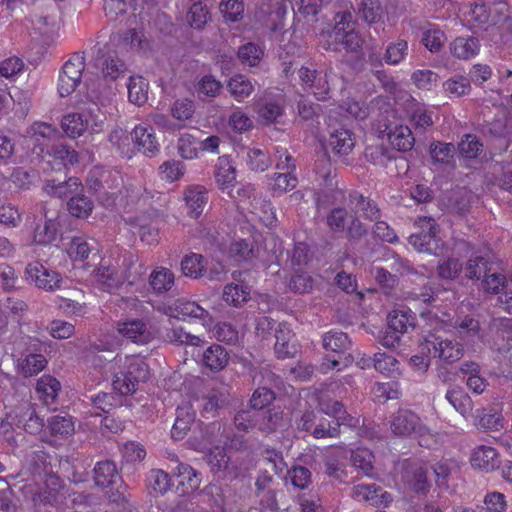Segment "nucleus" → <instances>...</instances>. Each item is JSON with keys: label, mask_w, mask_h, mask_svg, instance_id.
Returning a JSON list of instances; mask_svg holds the SVG:
<instances>
[{"label": "nucleus", "mask_w": 512, "mask_h": 512, "mask_svg": "<svg viewBox=\"0 0 512 512\" xmlns=\"http://www.w3.org/2000/svg\"><path fill=\"white\" fill-rule=\"evenodd\" d=\"M455 328L461 337H476L480 332V322L470 315L455 322Z\"/></svg>", "instance_id": "69168bd1"}, {"label": "nucleus", "mask_w": 512, "mask_h": 512, "mask_svg": "<svg viewBox=\"0 0 512 512\" xmlns=\"http://www.w3.org/2000/svg\"><path fill=\"white\" fill-rule=\"evenodd\" d=\"M61 128L67 136L76 138L87 129V121L83 120L81 114L71 113L62 118Z\"/></svg>", "instance_id": "8fccbe9b"}, {"label": "nucleus", "mask_w": 512, "mask_h": 512, "mask_svg": "<svg viewBox=\"0 0 512 512\" xmlns=\"http://www.w3.org/2000/svg\"><path fill=\"white\" fill-rule=\"evenodd\" d=\"M97 61L101 67L103 79L107 83L124 79L129 73L127 65L118 57L115 51L107 52L98 58Z\"/></svg>", "instance_id": "ddd939ff"}, {"label": "nucleus", "mask_w": 512, "mask_h": 512, "mask_svg": "<svg viewBox=\"0 0 512 512\" xmlns=\"http://www.w3.org/2000/svg\"><path fill=\"white\" fill-rule=\"evenodd\" d=\"M178 484L183 487V493H190L198 489L201 478L200 474L188 464L178 466Z\"/></svg>", "instance_id": "a19ab883"}, {"label": "nucleus", "mask_w": 512, "mask_h": 512, "mask_svg": "<svg viewBox=\"0 0 512 512\" xmlns=\"http://www.w3.org/2000/svg\"><path fill=\"white\" fill-rule=\"evenodd\" d=\"M452 54L459 59H469L479 50V41L474 37H457L450 46Z\"/></svg>", "instance_id": "58836bf2"}, {"label": "nucleus", "mask_w": 512, "mask_h": 512, "mask_svg": "<svg viewBox=\"0 0 512 512\" xmlns=\"http://www.w3.org/2000/svg\"><path fill=\"white\" fill-rule=\"evenodd\" d=\"M25 274L28 281L46 291H53L59 288L62 281L61 275L58 272L49 270L40 262L28 264Z\"/></svg>", "instance_id": "9d476101"}, {"label": "nucleus", "mask_w": 512, "mask_h": 512, "mask_svg": "<svg viewBox=\"0 0 512 512\" xmlns=\"http://www.w3.org/2000/svg\"><path fill=\"white\" fill-rule=\"evenodd\" d=\"M84 69V58L78 54L65 62L58 80V92L61 97H66L75 91L81 82Z\"/></svg>", "instance_id": "0eeeda50"}, {"label": "nucleus", "mask_w": 512, "mask_h": 512, "mask_svg": "<svg viewBox=\"0 0 512 512\" xmlns=\"http://www.w3.org/2000/svg\"><path fill=\"white\" fill-rule=\"evenodd\" d=\"M354 11L367 24L380 22L385 14L380 0H360Z\"/></svg>", "instance_id": "5701e85b"}, {"label": "nucleus", "mask_w": 512, "mask_h": 512, "mask_svg": "<svg viewBox=\"0 0 512 512\" xmlns=\"http://www.w3.org/2000/svg\"><path fill=\"white\" fill-rule=\"evenodd\" d=\"M348 203L350 209L355 214H360L367 220L374 221L381 218V211L377 203L369 197H365L358 191H352L349 193Z\"/></svg>", "instance_id": "dca6fc26"}, {"label": "nucleus", "mask_w": 512, "mask_h": 512, "mask_svg": "<svg viewBox=\"0 0 512 512\" xmlns=\"http://www.w3.org/2000/svg\"><path fill=\"white\" fill-rule=\"evenodd\" d=\"M264 55L263 49L253 43L248 42L238 48L237 56L243 65L256 66Z\"/></svg>", "instance_id": "3c124183"}, {"label": "nucleus", "mask_w": 512, "mask_h": 512, "mask_svg": "<svg viewBox=\"0 0 512 512\" xmlns=\"http://www.w3.org/2000/svg\"><path fill=\"white\" fill-rule=\"evenodd\" d=\"M283 99L269 100L263 103L259 110V117L267 123L276 121L283 113Z\"/></svg>", "instance_id": "e2e57ef3"}, {"label": "nucleus", "mask_w": 512, "mask_h": 512, "mask_svg": "<svg viewBox=\"0 0 512 512\" xmlns=\"http://www.w3.org/2000/svg\"><path fill=\"white\" fill-rule=\"evenodd\" d=\"M207 462L213 474L219 479H231L237 475L236 466L231 463L226 451L219 446L210 450Z\"/></svg>", "instance_id": "4468645a"}, {"label": "nucleus", "mask_w": 512, "mask_h": 512, "mask_svg": "<svg viewBox=\"0 0 512 512\" xmlns=\"http://www.w3.org/2000/svg\"><path fill=\"white\" fill-rule=\"evenodd\" d=\"M180 267L186 277L200 279L206 275L207 260L201 254L191 253L182 258Z\"/></svg>", "instance_id": "cd10ccee"}, {"label": "nucleus", "mask_w": 512, "mask_h": 512, "mask_svg": "<svg viewBox=\"0 0 512 512\" xmlns=\"http://www.w3.org/2000/svg\"><path fill=\"white\" fill-rule=\"evenodd\" d=\"M329 39L327 49L333 51L340 50L339 46L341 45L347 52H358L363 44L362 38L355 32L354 28L344 31L340 26L334 27L329 32Z\"/></svg>", "instance_id": "f8f14e48"}, {"label": "nucleus", "mask_w": 512, "mask_h": 512, "mask_svg": "<svg viewBox=\"0 0 512 512\" xmlns=\"http://www.w3.org/2000/svg\"><path fill=\"white\" fill-rule=\"evenodd\" d=\"M275 353L279 359L293 358L298 352L295 334L289 327L281 323L275 330Z\"/></svg>", "instance_id": "2eb2a0df"}, {"label": "nucleus", "mask_w": 512, "mask_h": 512, "mask_svg": "<svg viewBox=\"0 0 512 512\" xmlns=\"http://www.w3.org/2000/svg\"><path fill=\"white\" fill-rule=\"evenodd\" d=\"M329 146L335 155L347 156L355 146V139L350 130L340 128L331 133Z\"/></svg>", "instance_id": "bb28decb"}, {"label": "nucleus", "mask_w": 512, "mask_h": 512, "mask_svg": "<svg viewBox=\"0 0 512 512\" xmlns=\"http://www.w3.org/2000/svg\"><path fill=\"white\" fill-rule=\"evenodd\" d=\"M71 259L74 261H84L92 255L93 258L98 257V249L94 240L88 241L83 237H74L67 249Z\"/></svg>", "instance_id": "c85d7f7f"}, {"label": "nucleus", "mask_w": 512, "mask_h": 512, "mask_svg": "<svg viewBox=\"0 0 512 512\" xmlns=\"http://www.w3.org/2000/svg\"><path fill=\"white\" fill-rule=\"evenodd\" d=\"M52 160L47 161L51 171L59 174V177L48 178L45 181L44 190L47 194L58 198H70L74 194L83 191V185L77 177L67 178L68 166L78 163V154L74 149L65 145H57L52 150Z\"/></svg>", "instance_id": "f257e3e1"}, {"label": "nucleus", "mask_w": 512, "mask_h": 512, "mask_svg": "<svg viewBox=\"0 0 512 512\" xmlns=\"http://www.w3.org/2000/svg\"><path fill=\"white\" fill-rule=\"evenodd\" d=\"M408 52V43L405 40H398L388 45L384 59L387 64L396 65L400 63Z\"/></svg>", "instance_id": "0e129e2a"}, {"label": "nucleus", "mask_w": 512, "mask_h": 512, "mask_svg": "<svg viewBox=\"0 0 512 512\" xmlns=\"http://www.w3.org/2000/svg\"><path fill=\"white\" fill-rule=\"evenodd\" d=\"M95 485L102 489L114 486L121 481L117 466L112 460H103L96 463L93 469Z\"/></svg>", "instance_id": "a211bd4d"}, {"label": "nucleus", "mask_w": 512, "mask_h": 512, "mask_svg": "<svg viewBox=\"0 0 512 512\" xmlns=\"http://www.w3.org/2000/svg\"><path fill=\"white\" fill-rule=\"evenodd\" d=\"M471 464L474 467L489 472L498 468L500 461L498 453L494 448L481 445L473 451L471 455Z\"/></svg>", "instance_id": "aec40b11"}, {"label": "nucleus", "mask_w": 512, "mask_h": 512, "mask_svg": "<svg viewBox=\"0 0 512 512\" xmlns=\"http://www.w3.org/2000/svg\"><path fill=\"white\" fill-rule=\"evenodd\" d=\"M147 482L149 488L155 495H163L171 487L170 476L163 470H151L147 476Z\"/></svg>", "instance_id": "603ef678"}, {"label": "nucleus", "mask_w": 512, "mask_h": 512, "mask_svg": "<svg viewBox=\"0 0 512 512\" xmlns=\"http://www.w3.org/2000/svg\"><path fill=\"white\" fill-rule=\"evenodd\" d=\"M45 487L40 488L32 494V501L36 507L41 505L51 506L57 510L68 507V489L62 485L61 479L57 475L48 477L45 481Z\"/></svg>", "instance_id": "7ed1b4c3"}, {"label": "nucleus", "mask_w": 512, "mask_h": 512, "mask_svg": "<svg viewBox=\"0 0 512 512\" xmlns=\"http://www.w3.org/2000/svg\"><path fill=\"white\" fill-rule=\"evenodd\" d=\"M176 412V419L171 430V435L174 439L179 440L182 439L190 429L194 415L190 414L187 408H178Z\"/></svg>", "instance_id": "6e6d98bb"}, {"label": "nucleus", "mask_w": 512, "mask_h": 512, "mask_svg": "<svg viewBox=\"0 0 512 512\" xmlns=\"http://www.w3.org/2000/svg\"><path fill=\"white\" fill-rule=\"evenodd\" d=\"M215 179L218 187L222 190H228L232 197L231 187L236 181V169L227 157H220L215 166Z\"/></svg>", "instance_id": "393cba45"}, {"label": "nucleus", "mask_w": 512, "mask_h": 512, "mask_svg": "<svg viewBox=\"0 0 512 512\" xmlns=\"http://www.w3.org/2000/svg\"><path fill=\"white\" fill-rule=\"evenodd\" d=\"M209 18L210 14L207 6L200 1L192 4L186 15L188 24L195 29H202Z\"/></svg>", "instance_id": "5fc2aeb1"}, {"label": "nucleus", "mask_w": 512, "mask_h": 512, "mask_svg": "<svg viewBox=\"0 0 512 512\" xmlns=\"http://www.w3.org/2000/svg\"><path fill=\"white\" fill-rule=\"evenodd\" d=\"M427 468L421 464H412L405 472V479L417 493H426L429 489Z\"/></svg>", "instance_id": "e433bc0d"}, {"label": "nucleus", "mask_w": 512, "mask_h": 512, "mask_svg": "<svg viewBox=\"0 0 512 512\" xmlns=\"http://www.w3.org/2000/svg\"><path fill=\"white\" fill-rule=\"evenodd\" d=\"M227 89L236 101L242 102L254 92V85L244 75L237 74L228 80Z\"/></svg>", "instance_id": "c9c22d12"}, {"label": "nucleus", "mask_w": 512, "mask_h": 512, "mask_svg": "<svg viewBox=\"0 0 512 512\" xmlns=\"http://www.w3.org/2000/svg\"><path fill=\"white\" fill-rule=\"evenodd\" d=\"M118 331L124 337L136 343H147L151 338V334L148 331L146 324L139 319L119 322Z\"/></svg>", "instance_id": "b1692460"}, {"label": "nucleus", "mask_w": 512, "mask_h": 512, "mask_svg": "<svg viewBox=\"0 0 512 512\" xmlns=\"http://www.w3.org/2000/svg\"><path fill=\"white\" fill-rule=\"evenodd\" d=\"M470 196L464 190L453 191L448 197L447 209L458 216H465L470 211Z\"/></svg>", "instance_id": "49530a36"}, {"label": "nucleus", "mask_w": 512, "mask_h": 512, "mask_svg": "<svg viewBox=\"0 0 512 512\" xmlns=\"http://www.w3.org/2000/svg\"><path fill=\"white\" fill-rule=\"evenodd\" d=\"M351 497L357 502H364L374 507L388 506L391 495L376 483H359L351 490Z\"/></svg>", "instance_id": "1a4fd4ad"}, {"label": "nucleus", "mask_w": 512, "mask_h": 512, "mask_svg": "<svg viewBox=\"0 0 512 512\" xmlns=\"http://www.w3.org/2000/svg\"><path fill=\"white\" fill-rule=\"evenodd\" d=\"M164 338L166 341L177 345L199 346L202 343L200 337L184 331L182 327L166 328Z\"/></svg>", "instance_id": "09e8293b"}, {"label": "nucleus", "mask_w": 512, "mask_h": 512, "mask_svg": "<svg viewBox=\"0 0 512 512\" xmlns=\"http://www.w3.org/2000/svg\"><path fill=\"white\" fill-rule=\"evenodd\" d=\"M28 469L34 475L44 481L55 475L52 471L51 456L45 451H35L28 457Z\"/></svg>", "instance_id": "c756f323"}, {"label": "nucleus", "mask_w": 512, "mask_h": 512, "mask_svg": "<svg viewBox=\"0 0 512 512\" xmlns=\"http://www.w3.org/2000/svg\"><path fill=\"white\" fill-rule=\"evenodd\" d=\"M126 84L130 102L142 105L148 99V82L141 76H129Z\"/></svg>", "instance_id": "4c0bfd02"}, {"label": "nucleus", "mask_w": 512, "mask_h": 512, "mask_svg": "<svg viewBox=\"0 0 512 512\" xmlns=\"http://www.w3.org/2000/svg\"><path fill=\"white\" fill-rule=\"evenodd\" d=\"M260 412L252 409L240 410L234 416V424L238 430L247 432L253 427L259 428Z\"/></svg>", "instance_id": "052dcab7"}, {"label": "nucleus", "mask_w": 512, "mask_h": 512, "mask_svg": "<svg viewBox=\"0 0 512 512\" xmlns=\"http://www.w3.org/2000/svg\"><path fill=\"white\" fill-rule=\"evenodd\" d=\"M225 22H237L243 18L244 4L241 0H222L220 5Z\"/></svg>", "instance_id": "4d7b16f0"}, {"label": "nucleus", "mask_w": 512, "mask_h": 512, "mask_svg": "<svg viewBox=\"0 0 512 512\" xmlns=\"http://www.w3.org/2000/svg\"><path fill=\"white\" fill-rule=\"evenodd\" d=\"M348 212L343 207L333 208L327 215L326 221L329 228L336 233L343 232L346 228Z\"/></svg>", "instance_id": "774afa93"}, {"label": "nucleus", "mask_w": 512, "mask_h": 512, "mask_svg": "<svg viewBox=\"0 0 512 512\" xmlns=\"http://www.w3.org/2000/svg\"><path fill=\"white\" fill-rule=\"evenodd\" d=\"M465 275L469 279L480 280L486 273L492 271L489 260L483 256H472L464 267Z\"/></svg>", "instance_id": "de8ad7c7"}, {"label": "nucleus", "mask_w": 512, "mask_h": 512, "mask_svg": "<svg viewBox=\"0 0 512 512\" xmlns=\"http://www.w3.org/2000/svg\"><path fill=\"white\" fill-rule=\"evenodd\" d=\"M175 282L174 273L165 267H157L149 276V284L157 294L169 291Z\"/></svg>", "instance_id": "473e14b6"}, {"label": "nucleus", "mask_w": 512, "mask_h": 512, "mask_svg": "<svg viewBox=\"0 0 512 512\" xmlns=\"http://www.w3.org/2000/svg\"><path fill=\"white\" fill-rule=\"evenodd\" d=\"M131 140L137 150L148 157H153L159 151V143L152 127L136 126L131 132Z\"/></svg>", "instance_id": "f3484780"}, {"label": "nucleus", "mask_w": 512, "mask_h": 512, "mask_svg": "<svg viewBox=\"0 0 512 512\" xmlns=\"http://www.w3.org/2000/svg\"><path fill=\"white\" fill-rule=\"evenodd\" d=\"M287 425L288 419L281 407H272L266 411L260 412L259 430L266 434L282 430Z\"/></svg>", "instance_id": "6ab92c4d"}, {"label": "nucleus", "mask_w": 512, "mask_h": 512, "mask_svg": "<svg viewBox=\"0 0 512 512\" xmlns=\"http://www.w3.org/2000/svg\"><path fill=\"white\" fill-rule=\"evenodd\" d=\"M388 140L392 147L398 151L406 152L413 148L415 138L408 126H396L388 132Z\"/></svg>", "instance_id": "2f4dec72"}, {"label": "nucleus", "mask_w": 512, "mask_h": 512, "mask_svg": "<svg viewBox=\"0 0 512 512\" xmlns=\"http://www.w3.org/2000/svg\"><path fill=\"white\" fill-rule=\"evenodd\" d=\"M299 77L305 87L310 89L318 100L331 98L330 93L334 88V82L339 80L332 71L321 72L307 67H301Z\"/></svg>", "instance_id": "39448f33"}, {"label": "nucleus", "mask_w": 512, "mask_h": 512, "mask_svg": "<svg viewBox=\"0 0 512 512\" xmlns=\"http://www.w3.org/2000/svg\"><path fill=\"white\" fill-rule=\"evenodd\" d=\"M250 298V290L242 285L229 283L224 287L222 299L228 305L241 307Z\"/></svg>", "instance_id": "ea45409f"}, {"label": "nucleus", "mask_w": 512, "mask_h": 512, "mask_svg": "<svg viewBox=\"0 0 512 512\" xmlns=\"http://www.w3.org/2000/svg\"><path fill=\"white\" fill-rule=\"evenodd\" d=\"M69 213L76 218L88 217L94 207L93 202L82 192H78L71 196L67 202Z\"/></svg>", "instance_id": "37998d69"}, {"label": "nucleus", "mask_w": 512, "mask_h": 512, "mask_svg": "<svg viewBox=\"0 0 512 512\" xmlns=\"http://www.w3.org/2000/svg\"><path fill=\"white\" fill-rule=\"evenodd\" d=\"M314 281L311 275L301 268H295L288 281V288L295 294H305L312 291Z\"/></svg>", "instance_id": "c03bdc74"}, {"label": "nucleus", "mask_w": 512, "mask_h": 512, "mask_svg": "<svg viewBox=\"0 0 512 512\" xmlns=\"http://www.w3.org/2000/svg\"><path fill=\"white\" fill-rule=\"evenodd\" d=\"M388 329L399 334L408 332V329L415 327V315L409 309H396L391 311L387 317Z\"/></svg>", "instance_id": "7c9ffc66"}, {"label": "nucleus", "mask_w": 512, "mask_h": 512, "mask_svg": "<svg viewBox=\"0 0 512 512\" xmlns=\"http://www.w3.org/2000/svg\"><path fill=\"white\" fill-rule=\"evenodd\" d=\"M364 155L368 162L381 167H386L393 159L396 160L394 152L383 144L366 147Z\"/></svg>", "instance_id": "79ce46f5"}, {"label": "nucleus", "mask_w": 512, "mask_h": 512, "mask_svg": "<svg viewBox=\"0 0 512 512\" xmlns=\"http://www.w3.org/2000/svg\"><path fill=\"white\" fill-rule=\"evenodd\" d=\"M49 429L56 437H66L74 432V423L71 417L56 415L49 420Z\"/></svg>", "instance_id": "bf43d9fd"}, {"label": "nucleus", "mask_w": 512, "mask_h": 512, "mask_svg": "<svg viewBox=\"0 0 512 512\" xmlns=\"http://www.w3.org/2000/svg\"><path fill=\"white\" fill-rule=\"evenodd\" d=\"M374 368L382 374L394 376L398 372V361L392 355L378 352L374 354Z\"/></svg>", "instance_id": "680f3d73"}, {"label": "nucleus", "mask_w": 512, "mask_h": 512, "mask_svg": "<svg viewBox=\"0 0 512 512\" xmlns=\"http://www.w3.org/2000/svg\"><path fill=\"white\" fill-rule=\"evenodd\" d=\"M390 428L399 437H423L427 432L418 415L406 409H400L391 416Z\"/></svg>", "instance_id": "423d86ee"}, {"label": "nucleus", "mask_w": 512, "mask_h": 512, "mask_svg": "<svg viewBox=\"0 0 512 512\" xmlns=\"http://www.w3.org/2000/svg\"><path fill=\"white\" fill-rule=\"evenodd\" d=\"M374 455L367 449H357L351 454L353 466L363 472L366 476H372Z\"/></svg>", "instance_id": "13d9d810"}, {"label": "nucleus", "mask_w": 512, "mask_h": 512, "mask_svg": "<svg viewBox=\"0 0 512 512\" xmlns=\"http://www.w3.org/2000/svg\"><path fill=\"white\" fill-rule=\"evenodd\" d=\"M422 353L427 350L433 353L434 357H438L445 363L451 364L463 357L464 349L462 344L442 336L431 333L425 338V342L421 344Z\"/></svg>", "instance_id": "20e7f679"}, {"label": "nucleus", "mask_w": 512, "mask_h": 512, "mask_svg": "<svg viewBox=\"0 0 512 512\" xmlns=\"http://www.w3.org/2000/svg\"><path fill=\"white\" fill-rule=\"evenodd\" d=\"M231 402V396L227 390H213L205 399L203 404V410L206 413H210L212 416L221 410L229 406Z\"/></svg>", "instance_id": "a18cd8bd"}, {"label": "nucleus", "mask_w": 512, "mask_h": 512, "mask_svg": "<svg viewBox=\"0 0 512 512\" xmlns=\"http://www.w3.org/2000/svg\"><path fill=\"white\" fill-rule=\"evenodd\" d=\"M445 398L464 417L471 414L473 409L472 399L462 388L455 386L448 389Z\"/></svg>", "instance_id": "72a5a7b5"}, {"label": "nucleus", "mask_w": 512, "mask_h": 512, "mask_svg": "<svg viewBox=\"0 0 512 512\" xmlns=\"http://www.w3.org/2000/svg\"><path fill=\"white\" fill-rule=\"evenodd\" d=\"M208 192L203 186H193L185 190V201L188 214L197 219L203 212L208 201Z\"/></svg>", "instance_id": "412c9836"}, {"label": "nucleus", "mask_w": 512, "mask_h": 512, "mask_svg": "<svg viewBox=\"0 0 512 512\" xmlns=\"http://www.w3.org/2000/svg\"><path fill=\"white\" fill-rule=\"evenodd\" d=\"M416 224L419 228H427V233H413L409 237V243L419 252L436 254L439 249L436 221L430 217H421Z\"/></svg>", "instance_id": "6e6552de"}, {"label": "nucleus", "mask_w": 512, "mask_h": 512, "mask_svg": "<svg viewBox=\"0 0 512 512\" xmlns=\"http://www.w3.org/2000/svg\"><path fill=\"white\" fill-rule=\"evenodd\" d=\"M323 347L339 356L350 349L351 341L342 331L331 330L323 335Z\"/></svg>", "instance_id": "f704fd0d"}, {"label": "nucleus", "mask_w": 512, "mask_h": 512, "mask_svg": "<svg viewBox=\"0 0 512 512\" xmlns=\"http://www.w3.org/2000/svg\"><path fill=\"white\" fill-rule=\"evenodd\" d=\"M274 399L275 393L271 389L259 387L252 394L250 408L260 412L263 408L271 404Z\"/></svg>", "instance_id": "338daca9"}, {"label": "nucleus", "mask_w": 512, "mask_h": 512, "mask_svg": "<svg viewBox=\"0 0 512 512\" xmlns=\"http://www.w3.org/2000/svg\"><path fill=\"white\" fill-rule=\"evenodd\" d=\"M113 364V389L122 396L135 393L140 383L149 379L148 365L137 358L116 356Z\"/></svg>", "instance_id": "f03ea898"}, {"label": "nucleus", "mask_w": 512, "mask_h": 512, "mask_svg": "<svg viewBox=\"0 0 512 512\" xmlns=\"http://www.w3.org/2000/svg\"><path fill=\"white\" fill-rule=\"evenodd\" d=\"M165 314L177 319H179L180 316L197 318L200 319L204 325H210L212 323V317L207 310L196 302L185 299L176 300L173 305L165 309Z\"/></svg>", "instance_id": "9b49d317"}, {"label": "nucleus", "mask_w": 512, "mask_h": 512, "mask_svg": "<svg viewBox=\"0 0 512 512\" xmlns=\"http://www.w3.org/2000/svg\"><path fill=\"white\" fill-rule=\"evenodd\" d=\"M213 431L217 430L220 433V438L210 440L211 442H218L223 445V449L245 451L248 449L247 440L243 435L234 434L232 431L226 429L221 423H213L211 426Z\"/></svg>", "instance_id": "4be33fe9"}, {"label": "nucleus", "mask_w": 512, "mask_h": 512, "mask_svg": "<svg viewBox=\"0 0 512 512\" xmlns=\"http://www.w3.org/2000/svg\"><path fill=\"white\" fill-rule=\"evenodd\" d=\"M202 364L213 372H219L226 367L229 354L218 344L209 346L202 354Z\"/></svg>", "instance_id": "a878e982"}, {"label": "nucleus", "mask_w": 512, "mask_h": 512, "mask_svg": "<svg viewBox=\"0 0 512 512\" xmlns=\"http://www.w3.org/2000/svg\"><path fill=\"white\" fill-rule=\"evenodd\" d=\"M60 382L52 376H42L36 384V390L42 393L46 404L53 403L60 391Z\"/></svg>", "instance_id": "864d4df0"}]
</instances>
